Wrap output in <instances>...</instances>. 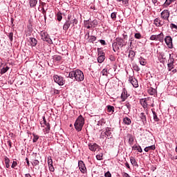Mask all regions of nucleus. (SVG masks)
<instances>
[{"label": "nucleus", "mask_w": 177, "mask_h": 177, "mask_svg": "<svg viewBox=\"0 0 177 177\" xmlns=\"http://www.w3.org/2000/svg\"><path fill=\"white\" fill-rule=\"evenodd\" d=\"M78 167L82 174H86V167H85V163H84V161L80 160L78 162Z\"/></svg>", "instance_id": "obj_8"}, {"label": "nucleus", "mask_w": 177, "mask_h": 177, "mask_svg": "<svg viewBox=\"0 0 177 177\" xmlns=\"http://www.w3.org/2000/svg\"><path fill=\"white\" fill-rule=\"evenodd\" d=\"M96 158L97 160H103V153H101V154H98L96 156Z\"/></svg>", "instance_id": "obj_54"}, {"label": "nucleus", "mask_w": 177, "mask_h": 177, "mask_svg": "<svg viewBox=\"0 0 177 177\" xmlns=\"http://www.w3.org/2000/svg\"><path fill=\"white\" fill-rule=\"evenodd\" d=\"M75 71H71L68 74V75H66L67 78H71V80H74V78H75Z\"/></svg>", "instance_id": "obj_27"}, {"label": "nucleus", "mask_w": 177, "mask_h": 177, "mask_svg": "<svg viewBox=\"0 0 177 177\" xmlns=\"http://www.w3.org/2000/svg\"><path fill=\"white\" fill-rule=\"evenodd\" d=\"M165 42L169 49H172V48H174V44H172V37L171 36H166L165 37Z\"/></svg>", "instance_id": "obj_7"}, {"label": "nucleus", "mask_w": 177, "mask_h": 177, "mask_svg": "<svg viewBox=\"0 0 177 177\" xmlns=\"http://www.w3.org/2000/svg\"><path fill=\"white\" fill-rule=\"evenodd\" d=\"M129 45L128 48L132 50L133 48V44L132 43L133 41H129Z\"/></svg>", "instance_id": "obj_59"}, {"label": "nucleus", "mask_w": 177, "mask_h": 177, "mask_svg": "<svg viewBox=\"0 0 177 177\" xmlns=\"http://www.w3.org/2000/svg\"><path fill=\"white\" fill-rule=\"evenodd\" d=\"M37 3H38V1L37 0L29 1V5L30 8H35V6H37Z\"/></svg>", "instance_id": "obj_23"}, {"label": "nucleus", "mask_w": 177, "mask_h": 177, "mask_svg": "<svg viewBox=\"0 0 177 177\" xmlns=\"http://www.w3.org/2000/svg\"><path fill=\"white\" fill-rule=\"evenodd\" d=\"M150 102H151V100L150 98H142L140 100V103L141 106H142L143 109H145L147 114L149 106H150Z\"/></svg>", "instance_id": "obj_3"}, {"label": "nucleus", "mask_w": 177, "mask_h": 177, "mask_svg": "<svg viewBox=\"0 0 177 177\" xmlns=\"http://www.w3.org/2000/svg\"><path fill=\"white\" fill-rule=\"evenodd\" d=\"M172 2H175V0H166L164 6H169L170 3H172Z\"/></svg>", "instance_id": "obj_37"}, {"label": "nucleus", "mask_w": 177, "mask_h": 177, "mask_svg": "<svg viewBox=\"0 0 177 177\" xmlns=\"http://www.w3.org/2000/svg\"><path fill=\"white\" fill-rule=\"evenodd\" d=\"M75 24H78V20L77 19H74L73 20L71 21V25L72 27H74Z\"/></svg>", "instance_id": "obj_41"}, {"label": "nucleus", "mask_w": 177, "mask_h": 177, "mask_svg": "<svg viewBox=\"0 0 177 177\" xmlns=\"http://www.w3.org/2000/svg\"><path fill=\"white\" fill-rule=\"evenodd\" d=\"M40 35L41 37V39L48 44H52V39L49 37V35L46 32H41Z\"/></svg>", "instance_id": "obj_5"}, {"label": "nucleus", "mask_w": 177, "mask_h": 177, "mask_svg": "<svg viewBox=\"0 0 177 177\" xmlns=\"http://www.w3.org/2000/svg\"><path fill=\"white\" fill-rule=\"evenodd\" d=\"M101 74H102V75H105V77H108V76H109V74H110V73L109 72V68H104V69L101 71Z\"/></svg>", "instance_id": "obj_25"}, {"label": "nucleus", "mask_w": 177, "mask_h": 177, "mask_svg": "<svg viewBox=\"0 0 177 177\" xmlns=\"http://www.w3.org/2000/svg\"><path fill=\"white\" fill-rule=\"evenodd\" d=\"M125 106L127 109H124V114H129V113H131V102H129V101H127L125 102Z\"/></svg>", "instance_id": "obj_12"}, {"label": "nucleus", "mask_w": 177, "mask_h": 177, "mask_svg": "<svg viewBox=\"0 0 177 177\" xmlns=\"http://www.w3.org/2000/svg\"><path fill=\"white\" fill-rule=\"evenodd\" d=\"M151 41H157V35H151L149 39Z\"/></svg>", "instance_id": "obj_56"}, {"label": "nucleus", "mask_w": 177, "mask_h": 177, "mask_svg": "<svg viewBox=\"0 0 177 177\" xmlns=\"http://www.w3.org/2000/svg\"><path fill=\"white\" fill-rule=\"evenodd\" d=\"M111 17L113 20H115V19H117V12H112L111 14Z\"/></svg>", "instance_id": "obj_53"}, {"label": "nucleus", "mask_w": 177, "mask_h": 177, "mask_svg": "<svg viewBox=\"0 0 177 177\" xmlns=\"http://www.w3.org/2000/svg\"><path fill=\"white\" fill-rule=\"evenodd\" d=\"M71 26V21L66 20V22L64 24L63 30L67 31V30H68V28H70Z\"/></svg>", "instance_id": "obj_15"}, {"label": "nucleus", "mask_w": 177, "mask_h": 177, "mask_svg": "<svg viewBox=\"0 0 177 177\" xmlns=\"http://www.w3.org/2000/svg\"><path fill=\"white\" fill-rule=\"evenodd\" d=\"M152 113L153 115L154 121H156V122H158V121H160V119L158 118V116H157V113H156V111H152Z\"/></svg>", "instance_id": "obj_32"}, {"label": "nucleus", "mask_w": 177, "mask_h": 177, "mask_svg": "<svg viewBox=\"0 0 177 177\" xmlns=\"http://www.w3.org/2000/svg\"><path fill=\"white\" fill-rule=\"evenodd\" d=\"M106 107H107L108 113H111L112 114H113V113H114V106H113L108 105Z\"/></svg>", "instance_id": "obj_30"}, {"label": "nucleus", "mask_w": 177, "mask_h": 177, "mask_svg": "<svg viewBox=\"0 0 177 177\" xmlns=\"http://www.w3.org/2000/svg\"><path fill=\"white\" fill-rule=\"evenodd\" d=\"M49 166V171H50V172H55V167H53V165H50Z\"/></svg>", "instance_id": "obj_58"}, {"label": "nucleus", "mask_w": 177, "mask_h": 177, "mask_svg": "<svg viewBox=\"0 0 177 177\" xmlns=\"http://www.w3.org/2000/svg\"><path fill=\"white\" fill-rule=\"evenodd\" d=\"M129 81L131 82L133 88L139 87V83L138 82V80H136V78H135L134 77L129 76Z\"/></svg>", "instance_id": "obj_9"}, {"label": "nucleus", "mask_w": 177, "mask_h": 177, "mask_svg": "<svg viewBox=\"0 0 177 177\" xmlns=\"http://www.w3.org/2000/svg\"><path fill=\"white\" fill-rule=\"evenodd\" d=\"M105 177H111V173L110 171H107L104 174Z\"/></svg>", "instance_id": "obj_60"}, {"label": "nucleus", "mask_w": 177, "mask_h": 177, "mask_svg": "<svg viewBox=\"0 0 177 177\" xmlns=\"http://www.w3.org/2000/svg\"><path fill=\"white\" fill-rule=\"evenodd\" d=\"M169 59L168 60V63L169 64H173L174 63L175 60L174 59V57H171V54H169Z\"/></svg>", "instance_id": "obj_49"}, {"label": "nucleus", "mask_w": 177, "mask_h": 177, "mask_svg": "<svg viewBox=\"0 0 177 177\" xmlns=\"http://www.w3.org/2000/svg\"><path fill=\"white\" fill-rule=\"evenodd\" d=\"M50 131V124L46 125V128L44 129L45 133H49Z\"/></svg>", "instance_id": "obj_33"}, {"label": "nucleus", "mask_w": 177, "mask_h": 177, "mask_svg": "<svg viewBox=\"0 0 177 177\" xmlns=\"http://www.w3.org/2000/svg\"><path fill=\"white\" fill-rule=\"evenodd\" d=\"M39 139V136L33 133V143H37V141Z\"/></svg>", "instance_id": "obj_48"}, {"label": "nucleus", "mask_w": 177, "mask_h": 177, "mask_svg": "<svg viewBox=\"0 0 177 177\" xmlns=\"http://www.w3.org/2000/svg\"><path fill=\"white\" fill-rule=\"evenodd\" d=\"M127 42H125L124 39L121 37H117L116 38V42H114L113 44V50L115 52H117L120 49V48H122L123 46H126Z\"/></svg>", "instance_id": "obj_2"}, {"label": "nucleus", "mask_w": 177, "mask_h": 177, "mask_svg": "<svg viewBox=\"0 0 177 177\" xmlns=\"http://www.w3.org/2000/svg\"><path fill=\"white\" fill-rule=\"evenodd\" d=\"M95 41H96V37L91 35L90 36V38L88 39V42H91L92 44H93Z\"/></svg>", "instance_id": "obj_35"}, {"label": "nucleus", "mask_w": 177, "mask_h": 177, "mask_svg": "<svg viewBox=\"0 0 177 177\" xmlns=\"http://www.w3.org/2000/svg\"><path fill=\"white\" fill-rule=\"evenodd\" d=\"M54 60H55V62H60V60H62V56L60 55H55L53 57Z\"/></svg>", "instance_id": "obj_42"}, {"label": "nucleus", "mask_w": 177, "mask_h": 177, "mask_svg": "<svg viewBox=\"0 0 177 177\" xmlns=\"http://www.w3.org/2000/svg\"><path fill=\"white\" fill-rule=\"evenodd\" d=\"M74 78L75 81H77V82H81L84 78V73L80 69L75 70Z\"/></svg>", "instance_id": "obj_4"}, {"label": "nucleus", "mask_w": 177, "mask_h": 177, "mask_svg": "<svg viewBox=\"0 0 177 177\" xmlns=\"http://www.w3.org/2000/svg\"><path fill=\"white\" fill-rule=\"evenodd\" d=\"M43 121L45 126L50 124L48 122H46V119L45 118V116L43 117Z\"/></svg>", "instance_id": "obj_64"}, {"label": "nucleus", "mask_w": 177, "mask_h": 177, "mask_svg": "<svg viewBox=\"0 0 177 177\" xmlns=\"http://www.w3.org/2000/svg\"><path fill=\"white\" fill-rule=\"evenodd\" d=\"M105 124H106V122L104 121V119H102L100 121H98V122H97V125L101 126V127Z\"/></svg>", "instance_id": "obj_45"}, {"label": "nucleus", "mask_w": 177, "mask_h": 177, "mask_svg": "<svg viewBox=\"0 0 177 177\" xmlns=\"http://www.w3.org/2000/svg\"><path fill=\"white\" fill-rule=\"evenodd\" d=\"M97 53H98V56H105L104 52L100 48H97Z\"/></svg>", "instance_id": "obj_43"}, {"label": "nucleus", "mask_w": 177, "mask_h": 177, "mask_svg": "<svg viewBox=\"0 0 177 177\" xmlns=\"http://www.w3.org/2000/svg\"><path fill=\"white\" fill-rule=\"evenodd\" d=\"M157 91L155 89V88H153L152 87H150L149 89H148V93L149 95H156Z\"/></svg>", "instance_id": "obj_28"}, {"label": "nucleus", "mask_w": 177, "mask_h": 177, "mask_svg": "<svg viewBox=\"0 0 177 177\" xmlns=\"http://www.w3.org/2000/svg\"><path fill=\"white\" fill-rule=\"evenodd\" d=\"M129 96V94L128 93V91H127V89L123 88L121 94L122 102H125V100L128 99Z\"/></svg>", "instance_id": "obj_10"}, {"label": "nucleus", "mask_w": 177, "mask_h": 177, "mask_svg": "<svg viewBox=\"0 0 177 177\" xmlns=\"http://www.w3.org/2000/svg\"><path fill=\"white\" fill-rule=\"evenodd\" d=\"M153 24L156 27H161L162 26V24H161V20L160 18H156L153 21Z\"/></svg>", "instance_id": "obj_19"}, {"label": "nucleus", "mask_w": 177, "mask_h": 177, "mask_svg": "<svg viewBox=\"0 0 177 177\" xmlns=\"http://www.w3.org/2000/svg\"><path fill=\"white\" fill-rule=\"evenodd\" d=\"M118 2H122V3L124 5H126L127 6V5L129 3V0H117Z\"/></svg>", "instance_id": "obj_46"}, {"label": "nucleus", "mask_w": 177, "mask_h": 177, "mask_svg": "<svg viewBox=\"0 0 177 177\" xmlns=\"http://www.w3.org/2000/svg\"><path fill=\"white\" fill-rule=\"evenodd\" d=\"M134 38L136 39H140L142 38V35L140 33H135Z\"/></svg>", "instance_id": "obj_51"}, {"label": "nucleus", "mask_w": 177, "mask_h": 177, "mask_svg": "<svg viewBox=\"0 0 177 177\" xmlns=\"http://www.w3.org/2000/svg\"><path fill=\"white\" fill-rule=\"evenodd\" d=\"M161 16L164 20H168V19H169V12L167 10H165L161 12Z\"/></svg>", "instance_id": "obj_14"}, {"label": "nucleus", "mask_w": 177, "mask_h": 177, "mask_svg": "<svg viewBox=\"0 0 177 177\" xmlns=\"http://www.w3.org/2000/svg\"><path fill=\"white\" fill-rule=\"evenodd\" d=\"M32 165L34 166V167H37V165H39V160H34L32 162Z\"/></svg>", "instance_id": "obj_50"}, {"label": "nucleus", "mask_w": 177, "mask_h": 177, "mask_svg": "<svg viewBox=\"0 0 177 177\" xmlns=\"http://www.w3.org/2000/svg\"><path fill=\"white\" fill-rule=\"evenodd\" d=\"M123 122L124 124H125V125H131V123L132 122V121L129 118L126 117L123 119Z\"/></svg>", "instance_id": "obj_24"}, {"label": "nucleus", "mask_w": 177, "mask_h": 177, "mask_svg": "<svg viewBox=\"0 0 177 177\" xmlns=\"http://www.w3.org/2000/svg\"><path fill=\"white\" fill-rule=\"evenodd\" d=\"M8 37L10 42H12L13 41V32H11L8 33Z\"/></svg>", "instance_id": "obj_47"}, {"label": "nucleus", "mask_w": 177, "mask_h": 177, "mask_svg": "<svg viewBox=\"0 0 177 177\" xmlns=\"http://www.w3.org/2000/svg\"><path fill=\"white\" fill-rule=\"evenodd\" d=\"M109 60H111V62H115V56L111 55L109 56Z\"/></svg>", "instance_id": "obj_57"}, {"label": "nucleus", "mask_w": 177, "mask_h": 177, "mask_svg": "<svg viewBox=\"0 0 177 177\" xmlns=\"http://www.w3.org/2000/svg\"><path fill=\"white\" fill-rule=\"evenodd\" d=\"M133 70H134V71H137L139 72L140 71V68H139V66H138V64H133Z\"/></svg>", "instance_id": "obj_36"}, {"label": "nucleus", "mask_w": 177, "mask_h": 177, "mask_svg": "<svg viewBox=\"0 0 177 177\" xmlns=\"http://www.w3.org/2000/svg\"><path fill=\"white\" fill-rule=\"evenodd\" d=\"M9 70V67L6 66V68L3 67L1 70V74H5V73H7V71Z\"/></svg>", "instance_id": "obj_40"}, {"label": "nucleus", "mask_w": 177, "mask_h": 177, "mask_svg": "<svg viewBox=\"0 0 177 177\" xmlns=\"http://www.w3.org/2000/svg\"><path fill=\"white\" fill-rule=\"evenodd\" d=\"M156 41H159V42H164V33L160 32L156 35Z\"/></svg>", "instance_id": "obj_16"}, {"label": "nucleus", "mask_w": 177, "mask_h": 177, "mask_svg": "<svg viewBox=\"0 0 177 177\" xmlns=\"http://www.w3.org/2000/svg\"><path fill=\"white\" fill-rule=\"evenodd\" d=\"M144 150L145 151H146V153H147L148 151H150V150H156V145H153L147 147L144 149Z\"/></svg>", "instance_id": "obj_22"}, {"label": "nucleus", "mask_w": 177, "mask_h": 177, "mask_svg": "<svg viewBox=\"0 0 177 177\" xmlns=\"http://www.w3.org/2000/svg\"><path fill=\"white\" fill-rule=\"evenodd\" d=\"M53 80L55 82L58 84L60 86L64 85V79L62 76H59L57 75H54Z\"/></svg>", "instance_id": "obj_6"}, {"label": "nucleus", "mask_w": 177, "mask_h": 177, "mask_svg": "<svg viewBox=\"0 0 177 177\" xmlns=\"http://www.w3.org/2000/svg\"><path fill=\"white\" fill-rule=\"evenodd\" d=\"M15 167H17V162L13 161L11 167L15 168Z\"/></svg>", "instance_id": "obj_61"}, {"label": "nucleus", "mask_w": 177, "mask_h": 177, "mask_svg": "<svg viewBox=\"0 0 177 177\" xmlns=\"http://www.w3.org/2000/svg\"><path fill=\"white\" fill-rule=\"evenodd\" d=\"M128 137H129V143L131 145H133V140H134L133 136L132 135L129 134V135L128 136Z\"/></svg>", "instance_id": "obj_34"}, {"label": "nucleus", "mask_w": 177, "mask_h": 177, "mask_svg": "<svg viewBox=\"0 0 177 177\" xmlns=\"http://www.w3.org/2000/svg\"><path fill=\"white\" fill-rule=\"evenodd\" d=\"M62 19H63V16H62V12H59L57 14V20L58 21H62Z\"/></svg>", "instance_id": "obj_38"}, {"label": "nucleus", "mask_w": 177, "mask_h": 177, "mask_svg": "<svg viewBox=\"0 0 177 177\" xmlns=\"http://www.w3.org/2000/svg\"><path fill=\"white\" fill-rule=\"evenodd\" d=\"M130 162H131V164H132L133 167H136V168L139 167V165L138 164V162H136V159H135V158L131 156L130 158Z\"/></svg>", "instance_id": "obj_18"}, {"label": "nucleus", "mask_w": 177, "mask_h": 177, "mask_svg": "<svg viewBox=\"0 0 177 177\" xmlns=\"http://www.w3.org/2000/svg\"><path fill=\"white\" fill-rule=\"evenodd\" d=\"M104 133L106 138H110L111 136V128L106 127Z\"/></svg>", "instance_id": "obj_20"}, {"label": "nucleus", "mask_w": 177, "mask_h": 177, "mask_svg": "<svg viewBox=\"0 0 177 177\" xmlns=\"http://www.w3.org/2000/svg\"><path fill=\"white\" fill-rule=\"evenodd\" d=\"M140 118L142 121L143 124H147V120L146 119V114L145 113H141L140 114Z\"/></svg>", "instance_id": "obj_17"}, {"label": "nucleus", "mask_w": 177, "mask_h": 177, "mask_svg": "<svg viewBox=\"0 0 177 177\" xmlns=\"http://www.w3.org/2000/svg\"><path fill=\"white\" fill-rule=\"evenodd\" d=\"M48 165H53V160H52V157L48 158Z\"/></svg>", "instance_id": "obj_52"}, {"label": "nucleus", "mask_w": 177, "mask_h": 177, "mask_svg": "<svg viewBox=\"0 0 177 177\" xmlns=\"http://www.w3.org/2000/svg\"><path fill=\"white\" fill-rule=\"evenodd\" d=\"M122 37H123V39H128V35L127 34V32H124L122 34Z\"/></svg>", "instance_id": "obj_62"}, {"label": "nucleus", "mask_w": 177, "mask_h": 177, "mask_svg": "<svg viewBox=\"0 0 177 177\" xmlns=\"http://www.w3.org/2000/svg\"><path fill=\"white\" fill-rule=\"evenodd\" d=\"M140 60V64H141V66H146V62L145 61V59H143V57H140L139 58Z\"/></svg>", "instance_id": "obj_39"}, {"label": "nucleus", "mask_w": 177, "mask_h": 177, "mask_svg": "<svg viewBox=\"0 0 177 177\" xmlns=\"http://www.w3.org/2000/svg\"><path fill=\"white\" fill-rule=\"evenodd\" d=\"M85 124V119H84V117L82 116V115H79L78 118H77L74 127L76 131L77 132H81L82 131V128Z\"/></svg>", "instance_id": "obj_1"}, {"label": "nucleus", "mask_w": 177, "mask_h": 177, "mask_svg": "<svg viewBox=\"0 0 177 177\" xmlns=\"http://www.w3.org/2000/svg\"><path fill=\"white\" fill-rule=\"evenodd\" d=\"M132 149L133 150H137L139 153H142L143 151L140 146L134 145L133 146Z\"/></svg>", "instance_id": "obj_29"}, {"label": "nucleus", "mask_w": 177, "mask_h": 177, "mask_svg": "<svg viewBox=\"0 0 177 177\" xmlns=\"http://www.w3.org/2000/svg\"><path fill=\"white\" fill-rule=\"evenodd\" d=\"M99 42L100 43L101 45H106V41H104V39H100Z\"/></svg>", "instance_id": "obj_63"}, {"label": "nucleus", "mask_w": 177, "mask_h": 177, "mask_svg": "<svg viewBox=\"0 0 177 177\" xmlns=\"http://www.w3.org/2000/svg\"><path fill=\"white\" fill-rule=\"evenodd\" d=\"M4 161L6 168H9V167H10V165H9L10 163V160L9 159V158H8V156H5Z\"/></svg>", "instance_id": "obj_26"}, {"label": "nucleus", "mask_w": 177, "mask_h": 177, "mask_svg": "<svg viewBox=\"0 0 177 177\" xmlns=\"http://www.w3.org/2000/svg\"><path fill=\"white\" fill-rule=\"evenodd\" d=\"M88 148L91 151H96L99 149V145L96 143H90L88 144Z\"/></svg>", "instance_id": "obj_11"}, {"label": "nucleus", "mask_w": 177, "mask_h": 177, "mask_svg": "<svg viewBox=\"0 0 177 177\" xmlns=\"http://www.w3.org/2000/svg\"><path fill=\"white\" fill-rule=\"evenodd\" d=\"M104 59H106L105 55L98 56L97 57L98 63H103L104 62Z\"/></svg>", "instance_id": "obj_31"}, {"label": "nucleus", "mask_w": 177, "mask_h": 177, "mask_svg": "<svg viewBox=\"0 0 177 177\" xmlns=\"http://www.w3.org/2000/svg\"><path fill=\"white\" fill-rule=\"evenodd\" d=\"M170 28H171V30L173 31H176L177 30V26L175 24H170Z\"/></svg>", "instance_id": "obj_44"}, {"label": "nucleus", "mask_w": 177, "mask_h": 177, "mask_svg": "<svg viewBox=\"0 0 177 177\" xmlns=\"http://www.w3.org/2000/svg\"><path fill=\"white\" fill-rule=\"evenodd\" d=\"M136 53L135 51L130 50L129 52V57L131 59V61H133V59L136 56Z\"/></svg>", "instance_id": "obj_21"}, {"label": "nucleus", "mask_w": 177, "mask_h": 177, "mask_svg": "<svg viewBox=\"0 0 177 177\" xmlns=\"http://www.w3.org/2000/svg\"><path fill=\"white\" fill-rule=\"evenodd\" d=\"M167 67L169 68V71H171V70H172V68H174V64H167Z\"/></svg>", "instance_id": "obj_55"}, {"label": "nucleus", "mask_w": 177, "mask_h": 177, "mask_svg": "<svg viewBox=\"0 0 177 177\" xmlns=\"http://www.w3.org/2000/svg\"><path fill=\"white\" fill-rule=\"evenodd\" d=\"M29 44L32 48H34V46H37V44H38V40L34 37H30L29 38Z\"/></svg>", "instance_id": "obj_13"}]
</instances>
